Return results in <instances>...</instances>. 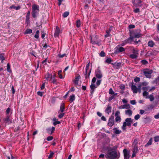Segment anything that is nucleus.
Here are the masks:
<instances>
[{
  "instance_id": "16",
  "label": "nucleus",
  "mask_w": 159,
  "mask_h": 159,
  "mask_svg": "<svg viewBox=\"0 0 159 159\" xmlns=\"http://www.w3.org/2000/svg\"><path fill=\"white\" fill-rule=\"evenodd\" d=\"M130 107L129 104H125L123 105H121L118 107L119 109H129Z\"/></svg>"
},
{
  "instance_id": "6",
  "label": "nucleus",
  "mask_w": 159,
  "mask_h": 159,
  "mask_svg": "<svg viewBox=\"0 0 159 159\" xmlns=\"http://www.w3.org/2000/svg\"><path fill=\"white\" fill-rule=\"evenodd\" d=\"M130 151H128L126 149H125L123 150L124 159H129L130 155Z\"/></svg>"
},
{
  "instance_id": "55",
  "label": "nucleus",
  "mask_w": 159,
  "mask_h": 159,
  "mask_svg": "<svg viewBox=\"0 0 159 159\" xmlns=\"http://www.w3.org/2000/svg\"><path fill=\"white\" fill-rule=\"evenodd\" d=\"M53 139V137L52 136H48L47 138V140L48 141H51Z\"/></svg>"
},
{
  "instance_id": "29",
  "label": "nucleus",
  "mask_w": 159,
  "mask_h": 159,
  "mask_svg": "<svg viewBox=\"0 0 159 159\" xmlns=\"http://www.w3.org/2000/svg\"><path fill=\"white\" fill-rule=\"evenodd\" d=\"M121 65L120 63H116L114 64V67L116 69H118L120 67Z\"/></svg>"
},
{
  "instance_id": "36",
  "label": "nucleus",
  "mask_w": 159,
  "mask_h": 159,
  "mask_svg": "<svg viewBox=\"0 0 159 159\" xmlns=\"http://www.w3.org/2000/svg\"><path fill=\"white\" fill-rule=\"evenodd\" d=\"M7 71L8 72H11V69L10 68V65L9 63H8L7 65Z\"/></svg>"
},
{
  "instance_id": "34",
  "label": "nucleus",
  "mask_w": 159,
  "mask_h": 159,
  "mask_svg": "<svg viewBox=\"0 0 159 159\" xmlns=\"http://www.w3.org/2000/svg\"><path fill=\"white\" fill-rule=\"evenodd\" d=\"M32 32V30L31 29H28L26 30L25 32V34H30Z\"/></svg>"
},
{
  "instance_id": "41",
  "label": "nucleus",
  "mask_w": 159,
  "mask_h": 159,
  "mask_svg": "<svg viewBox=\"0 0 159 159\" xmlns=\"http://www.w3.org/2000/svg\"><path fill=\"white\" fill-rule=\"evenodd\" d=\"M79 80V77H77L74 81V83L75 84H77L78 83V81Z\"/></svg>"
},
{
  "instance_id": "27",
  "label": "nucleus",
  "mask_w": 159,
  "mask_h": 159,
  "mask_svg": "<svg viewBox=\"0 0 159 159\" xmlns=\"http://www.w3.org/2000/svg\"><path fill=\"white\" fill-rule=\"evenodd\" d=\"M146 98H149L151 101H152L154 100V98L153 95L151 94L148 97H146Z\"/></svg>"
},
{
  "instance_id": "1",
  "label": "nucleus",
  "mask_w": 159,
  "mask_h": 159,
  "mask_svg": "<svg viewBox=\"0 0 159 159\" xmlns=\"http://www.w3.org/2000/svg\"><path fill=\"white\" fill-rule=\"evenodd\" d=\"M117 148V147H115L109 149L105 156L108 159H118L120 157V153L119 152L116 151Z\"/></svg>"
},
{
  "instance_id": "20",
  "label": "nucleus",
  "mask_w": 159,
  "mask_h": 159,
  "mask_svg": "<svg viewBox=\"0 0 159 159\" xmlns=\"http://www.w3.org/2000/svg\"><path fill=\"white\" fill-rule=\"evenodd\" d=\"M65 109V104L63 103H62L61 104L59 111L63 112Z\"/></svg>"
},
{
  "instance_id": "2",
  "label": "nucleus",
  "mask_w": 159,
  "mask_h": 159,
  "mask_svg": "<svg viewBox=\"0 0 159 159\" xmlns=\"http://www.w3.org/2000/svg\"><path fill=\"white\" fill-rule=\"evenodd\" d=\"M133 120L131 118H127L126 119L125 121L123 122V125L121 127L122 129L124 131L126 130V126H130Z\"/></svg>"
},
{
  "instance_id": "19",
  "label": "nucleus",
  "mask_w": 159,
  "mask_h": 159,
  "mask_svg": "<svg viewBox=\"0 0 159 159\" xmlns=\"http://www.w3.org/2000/svg\"><path fill=\"white\" fill-rule=\"evenodd\" d=\"M30 11H28L27 13V15L26 16V22L27 24L29 23L30 22Z\"/></svg>"
},
{
  "instance_id": "15",
  "label": "nucleus",
  "mask_w": 159,
  "mask_h": 159,
  "mask_svg": "<svg viewBox=\"0 0 159 159\" xmlns=\"http://www.w3.org/2000/svg\"><path fill=\"white\" fill-rule=\"evenodd\" d=\"M45 78L47 80L50 81L52 79V75L48 73L45 75Z\"/></svg>"
},
{
  "instance_id": "32",
  "label": "nucleus",
  "mask_w": 159,
  "mask_h": 159,
  "mask_svg": "<svg viewBox=\"0 0 159 159\" xmlns=\"http://www.w3.org/2000/svg\"><path fill=\"white\" fill-rule=\"evenodd\" d=\"M154 44V43L152 41H149L148 43V46L151 47H152Z\"/></svg>"
},
{
  "instance_id": "17",
  "label": "nucleus",
  "mask_w": 159,
  "mask_h": 159,
  "mask_svg": "<svg viewBox=\"0 0 159 159\" xmlns=\"http://www.w3.org/2000/svg\"><path fill=\"white\" fill-rule=\"evenodd\" d=\"M111 107L110 104L107 105V107L105 109V112L109 114L111 112Z\"/></svg>"
},
{
  "instance_id": "54",
  "label": "nucleus",
  "mask_w": 159,
  "mask_h": 159,
  "mask_svg": "<svg viewBox=\"0 0 159 159\" xmlns=\"http://www.w3.org/2000/svg\"><path fill=\"white\" fill-rule=\"evenodd\" d=\"M140 80V78L139 77H136L134 79V81L136 82H139Z\"/></svg>"
},
{
  "instance_id": "10",
  "label": "nucleus",
  "mask_w": 159,
  "mask_h": 159,
  "mask_svg": "<svg viewBox=\"0 0 159 159\" xmlns=\"http://www.w3.org/2000/svg\"><path fill=\"white\" fill-rule=\"evenodd\" d=\"M96 76L98 79H100L102 77V74L101 70L98 69L95 72Z\"/></svg>"
},
{
  "instance_id": "40",
  "label": "nucleus",
  "mask_w": 159,
  "mask_h": 159,
  "mask_svg": "<svg viewBox=\"0 0 159 159\" xmlns=\"http://www.w3.org/2000/svg\"><path fill=\"white\" fill-rule=\"evenodd\" d=\"M69 13L68 11L65 12L63 15L64 17H67L69 15Z\"/></svg>"
},
{
  "instance_id": "22",
  "label": "nucleus",
  "mask_w": 159,
  "mask_h": 159,
  "mask_svg": "<svg viewBox=\"0 0 159 159\" xmlns=\"http://www.w3.org/2000/svg\"><path fill=\"white\" fill-rule=\"evenodd\" d=\"M125 50V49L122 47H119L117 48L116 49V51L117 52H122Z\"/></svg>"
},
{
  "instance_id": "30",
  "label": "nucleus",
  "mask_w": 159,
  "mask_h": 159,
  "mask_svg": "<svg viewBox=\"0 0 159 159\" xmlns=\"http://www.w3.org/2000/svg\"><path fill=\"white\" fill-rule=\"evenodd\" d=\"M152 138H151L148 141V143L145 145V147H147L149 145H151L152 144Z\"/></svg>"
},
{
  "instance_id": "44",
  "label": "nucleus",
  "mask_w": 159,
  "mask_h": 159,
  "mask_svg": "<svg viewBox=\"0 0 159 159\" xmlns=\"http://www.w3.org/2000/svg\"><path fill=\"white\" fill-rule=\"evenodd\" d=\"M148 92H147L146 91H144L143 93V96L144 97H148Z\"/></svg>"
},
{
  "instance_id": "21",
  "label": "nucleus",
  "mask_w": 159,
  "mask_h": 159,
  "mask_svg": "<svg viewBox=\"0 0 159 159\" xmlns=\"http://www.w3.org/2000/svg\"><path fill=\"white\" fill-rule=\"evenodd\" d=\"M125 114L126 115H128L129 116H131L132 114V111L130 109H128L125 111Z\"/></svg>"
},
{
  "instance_id": "60",
  "label": "nucleus",
  "mask_w": 159,
  "mask_h": 159,
  "mask_svg": "<svg viewBox=\"0 0 159 159\" xmlns=\"http://www.w3.org/2000/svg\"><path fill=\"white\" fill-rule=\"evenodd\" d=\"M141 84H142V86H147L148 84V83H147V82H143Z\"/></svg>"
},
{
  "instance_id": "3",
  "label": "nucleus",
  "mask_w": 159,
  "mask_h": 159,
  "mask_svg": "<svg viewBox=\"0 0 159 159\" xmlns=\"http://www.w3.org/2000/svg\"><path fill=\"white\" fill-rule=\"evenodd\" d=\"M39 5L34 4L33 5L32 7V15L34 18H36V14L39 11Z\"/></svg>"
},
{
  "instance_id": "13",
  "label": "nucleus",
  "mask_w": 159,
  "mask_h": 159,
  "mask_svg": "<svg viewBox=\"0 0 159 159\" xmlns=\"http://www.w3.org/2000/svg\"><path fill=\"white\" fill-rule=\"evenodd\" d=\"M131 89L134 93H138V89L135 85L132 84L131 86Z\"/></svg>"
},
{
  "instance_id": "28",
  "label": "nucleus",
  "mask_w": 159,
  "mask_h": 159,
  "mask_svg": "<svg viewBox=\"0 0 159 159\" xmlns=\"http://www.w3.org/2000/svg\"><path fill=\"white\" fill-rule=\"evenodd\" d=\"M75 99V95L72 94L70 96L69 101L70 102H73Z\"/></svg>"
},
{
  "instance_id": "4",
  "label": "nucleus",
  "mask_w": 159,
  "mask_h": 159,
  "mask_svg": "<svg viewBox=\"0 0 159 159\" xmlns=\"http://www.w3.org/2000/svg\"><path fill=\"white\" fill-rule=\"evenodd\" d=\"M143 73L146 77L150 78L151 77V74L153 72L152 70L149 69H145L143 70Z\"/></svg>"
},
{
  "instance_id": "47",
  "label": "nucleus",
  "mask_w": 159,
  "mask_h": 159,
  "mask_svg": "<svg viewBox=\"0 0 159 159\" xmlns=\"http://www.w3.org/2000/svg\"><path fill=\"white\" fill-rule=\"evenodd\" d=\"M0 59L2 62L5 59V58L4 56L2 54H0Z\"/></svg>"
},
{
  "instance_id": "63",
  "label": "nucleus",
  "mask_w": 159,
  "mask_h": 159,
  "mask_svg": "<svg viewBox=\"0 0 159 159\" xmlns=\"http://www.w3.org/2000/svg\"><path fill=\"white\" fill-rule=\"evenodd\" d=\"M141 62H142V63L144 64H146L148 63V61L145 60H142L141 61Z\"/></svg>"
},
{
  "instance_id": "46",
  "label": "nucleus",
  "mask_w": 159,
  "mask_h": 159,
  "mask_svg": "<svg viewBox=\"0 0 159 159\" xmlns=\"http://www.w3.org/2000/svg\"><path fill=\"white\" fill-rule=\"evenodd\" d=\"M153 39L155 41L158 42L159 43V37L158 36L154 37Z\"/></svg>"
},
{
  "instance_id": "58",
  "label": "nucleus",
  "mask_w": 159,
  "mask_h": 159,
  "mask_svg": "<svg viewBox=\"0 0 159 159\" xmlns=\"http://www.w3.org/2000/svg\"><path fill=\"white\" fill-rule=\"evenodd\" d=\"M64 113H60V114L58 115V117L60 118H61L64 116Z\"/></svg>"
},
{
  "instance_id": "59",
  "label": "nucleus",
  "mask_w": 159,
  "mask_h": 159,
  "mask_svg": "<svg viewBox=\"0 0 159 159\" xmlns=\"http://www.w3.org/2000/svg\"><path fill=\"white\" fill-rule=\"evenodd\" d=\"M130 103L132 105H134L136 103V101L135 100H132L130 101Z\"/></svg>"
},
{
  "instance_id": "33",
  "label": "nucleus",
  "mask_w": 159,
  "mask_h": 159,
  "mask_svg": "<svg viewBox=\"0 0 159 159\" xmlns=\"http://www.w3.org/2000/svg\"><path fill=\"white\" fill-rule=\"evenodd\" d=\"M137 55L135 54H131L129 55V57L132 59L136 58H137Z\"/></svg>"
},
{
  "instance_id": "57",
  "label": "nucleus",
  "mask_w": 159,
  "mask_h": 159,
  "mask_svg": "<svg viewBox=\"0 0 159 159\" xmlns=\"http://www.w3.org/2000/svg\"><path fill=\"white\" fill-rule=\"evenodd\" d=\"M100 55L101 57H104L105 55V53H104V52L102 51L100 52Z\"/></svg>"
},
{
  "instance_id": "39",
  "label": "nucleus",
  "mask_w": 159,
  "mask_h": 159,
  "mask_svg": "<svg viewBox=\"0 0 159 159\" xmlns=\"http://www.w3.org/2000/svg\"><path fill=\"white\" fill-rule=\"evenodd\" d=\"M154 141L156 142L159 141V136H155L154 138Z\"/></svg>"
},
{
  "instance_id": "38",
  "label": "nucleus",
  "mask_w": 159,
  "mask_h": 159,
  "mask_svg": "<svg viewBox=\"0 0 159 159\" xmlns=\"http://www.w3.org/2000/svg\"><path fill=\"white\" fill-rule=\"evenodd\" d=\"M39 30H37L36 32V34L34 35V37L36 39H38L39 37Z\"/></svg>"
},
{
  "instance_id": "62",
  "label": "nucleus",
  "mask_w": 159,
  "mask_h": 159,
  "mask_svg": "<svg viewBox=\"0 0 159 159\" xmlns=\"http://www.w3.org/2000/svg\"><path fill=\"white\" fill-rule=\"evenodd\" d=\"M135 27V25H130L129 26V27L130 29L134 28Z\"/></svg>"
},
{
  "instance_id": "37",
  "label": "nucleus",
  "mask_w": 159,
  "mask_h": 159,
  "mask_svg": "<svg viewBox=\"0 0 159 159\" xmlns=\"http://www.w3.org/2000/svg\"><path fill=\"white\" fill-rule=\"evenodd\" d=\"M109 93L111 95H114L115 94L112 88H110L109 90Z\"/></svg>"
},
{
  "instance_id": "52",
  "label": "nucleus",
  "mask_w": 159,
  "mask_h": 159,
  "mask_svg": "<svg viewBox=\"0 0 159 159\" xmlns=\"http://www.w3.org/2000/svg\"><path fill=\"white\" fill-rule=\"evenodd\" d=\"M134 11L135 13H138L139 12V9L138 8H136L134 9Z\"/></svg>"
},
{
  "instance_id": "31",
  "label": "nucleus",
  "mask_w": 159,
  "mask_h": 159,
  "mask_svg": "<svg viewBox=\"0 0 159 159\" xmlns=\"http://www.w3.org/2000/svg\"><path fill=\"white\" fill-rule=\"evenodd\" d=\"M117 94V93H116L115 94H114V95H112L109 98L108 101L110 102L111 100L112 99H113L115 96H116Z\"/></svg>"
},
{
  "instance_id": "25",
  "label": "nucleus",
  "mask_w": 159,
  "mask_h": 159,
  "mask_svg": "<svg viewBox=\"0 0 159 159\" xmlns=\"http://www.w3.org/2000/svg\"><path fill=\"white\" fill-rule=\"evenodd\" d=\"M20 8H21L19 6H18L17 7H16L14 5H12L10 7V9H11L13 8L16 10H19Z\"/></svg>"
},
{
  "instance_id": "48",
  "label": "nucleus",
  "mask_w": 159,
  "mask_h": 159,
  "mask_svg": "<svg viewBox=\"0 0 159 159\" xmlns=\"http://www.w3.org/2000/svg\"><path fill=\"white\" fill-rule=\"evenodd\" d=\"M138 51L135 49H134V48H133V52L134 54H136V55H137V54H138Z\"/></svg>"
},
{
  "instance_id": "56",
  "label": "nucleus",
  "mask_w": 159,
  "mask_h": 159,
  "mask_svg": "<svg viewBox=\"0 0 159 159\" xmlns=\"http://www.w3.org/2000/svg\"><path fill=\"white\" fill-rule=\"evenodd\" d=\"M129 39H127L125 41V43L121 44V46H124L125 45V44H126L127 43H129Z\"/></svg>"
},
{
  "instance_id": "35",
  "label": "nucleus",
  "mask_w": 159,
  "mask_h": 159,
  "mask_svg": "<svg viewBox=\"0 0 159 159\" xmlns=\"http://www.w3.org/2000/svg\"><path fill=\"white\" fill-rule=\"evenodd\" d=\"M138 151V147L137 146H134L133 150V152L137 153Z\"/></svg>"
},
{
  "instance_id": "11",
  "label": "nucleus",
  "mask_w": 159,
  "mask_h": 159,
  "mask_svg": "<svg viewBox=\"0 0 159 159\" xmlns=\"http://www.w3.org/2000/svg\"><path fill=\"white\" fill-rule=\"evenodd\" d=\"M114 121L113 117H110L108 120V125L109 126L111 127L114 125Z\"/></svg>"
},
{
  "instance_id": "14",
  "label": "nucleus",
  "mask_w": 159,
  "mask_h": 159,
  "mask_svg": "<svg viewBox=\"0 0 159 159\" xmlns=\"http://www.w3.org/2000/svg\"><path fill=\"white\" fill-rule=\"evenodd\" d=\"M91 42L93 44H96L98 46H100L101 45V41L100 40L93 41L92 37L91 38Z\"/></svg>"
},
{
  "instance_id": "9",
  "label": "nucleus",
  "mask_w": 159,
  "mask_h": 159,
  "mask_svg": "<svg viewBox=\"0 0 159 159\" xmlns=\"http://www.w3.org/2000/svg\"><path fill=\"white\" fill-rule=\"evenodd\" d=\"M141 36V34L140 33H134V37H131L130 38V39H133L135 43H138L139 42H140V40H139L138 41H136L134 39L135 38H139V37Z\"/></svg>"
},
{
  "instance_id": "50",
  "label": "nucleus",
  "mask_w": 159,
  "mask_h": 159,
  "mask_svg": "<svg viewBox=\"0 0 159 159\" xmlns=\"http://www.w3.org/2000/svg\"><path fill=\"white\" fill-rule=\"evenodd\" d=\"M149 88V86L146 87H143L142 88V89L144 91H147V90H148V88Z\"/></svg>"
},
{
  "instance_id": "23",
  "label": "nucleus",
  "mask_w": 159,
  "mask_h": 159,
  "mask_svg": "<svg viewBox=\"0 0 159 159\" xmlns=\"http://www.w3.org/2000/svg\"><path fill=\"white\" fill-rule=\"evenodd\" d=\"M97 87V86H96L94 83H92L90 86V88H91V90H92V92H93L94 89L95 88Z\"/></svg>"
},
{
  "instance_id": "7",
  "label": "nucleus",
  "mask_w": 159,
  "mask_h": 159,
  "mask_svg": "<svg viewBox=\"0 0 159 159\" xmlns=\"http://www.w3.org/2000/svg\"><path fill=\"white\" fill-rule=\"evenodd\" d=\"M89 62L87 65L86 68H85V78H89V75L91 71V69L89 70V71L88 73V75H87L88 73V70L89 69Z\"/></svg>"
},
{
  "instance_id": "12",
  "label": "nucleus",
  "mask_w": 159,
  "mask_h": 159,
  "mask_svg": "<svg viewBox=\"0 0 159 159\" xmlns=\"http://www.w3.org/2000/svg\"><path fill=\"white\" fill-rule=\"evenodd\" d=\"M60 29L58 26H57L56 27L55 32L54 33V36L55 37H58L59 33H60Z\"/></svg>"
},
{
  "instance_id": "45",
  "label": "nucleus",
  "mask_w": 159,
  "mask_h": 159,
  "mask_svg": "<svg viewBox=\"0 0 159 159\" xmlns=\"http://www.w3.org/2000/svg\"><path fill=\"white\" fill-rule=\"evenodd\" d=\"M101 81H102L101 80H98L97 81L96 83V85L97 86V87L99 86L100 85L101 83Z\"/></svg>"
},
{
  "instance_id": "18",
  "label": "nucleus",
  "mask_w": 159,
  "mask_h": 159,
  "mask_svg": "<svg viewBox=\"0 0 159 159\" xmlns=\"http://www.w3.org/2000/svg\"><path fill=\"white\" fill-rule=\"evenodd\" d=\"M55 129V128L54 127H52L51 128H47L46 130L48 133L49 134H52V133L54 132Z\"/></svg>"
},
{
  "instance_id": "61",
  "label": "nucleus",
  "mask_w": 159,
  "mask_h": 159,
  "mask_svg": "<svg viewBox=\"0 0 159 159\" xmlns=\"http://www.w3.org/2000/svg\"><path fill=\"white\" fill-rule=\"evenodd\" d=\"M53 154H54L53 152H51L48 156V158L50 159V158H51L53 156Z\"/></svg>"
},
{
  "instance_id": "64",
  "label": "nucleus",
  "mask_w": 159,
  "mask_h": 159,
  "mask_svg": "<svg viewBox=\"0 0 159 159\" xmlns=\"http://www.w3.org/2000/svg\"><path fill=\"white\" fill-rule=\"evenodd\" d=\"M60 122L59 121H55L53 122V124L54 125H56L59 124Z\"/></svg>"
},
{
  "instance_id": "8",
  "label": "nucleus",
  "mask_w": 159,
  "mask_h": 159,
  "mask_svg": "<svg viewBox=\"0 0 159 159\" xmlns=\"http://www.w3.org/2000/svg\"><path fill=\"white\" fill-rule=\"evenodd\" d=\"M120 115V111H117L115 114V116H116L115 121L116 122H120L121 121V119Z\"/></svg>"
},
{
  "instance_id": "43",
  "label": "nucleus",
  "mask_w": 159,
  "mask_h": 159,
  "mask_svg": "<svg viewBox=\"0 0 159 159\" xmlns=\"http://www.w3.org/2000/svg\"><path fill=\"white\" fill-rule=\"evenodd\" d=\"M80 20H78L76 21V25L77 27H80Z\"/></svg>"
},
{
  "instance_id": "49",
  "label": "nucleus",
  "mask_w": 159,
  "mask_h": 159,
  "mask_svg": "<svg viewBox=\"0 0 159 159\" xmlns=\"http://www.w3.org/2000/svg\"><path fill=\"white\" fill-rule=\"evenodd\" d=\"M140 117V115L139 114H137L135 115L134 116V119L136 120H138Z\"/></svg>"
},
{
  "instance_id": "42",
  "label": "nucleus",
  "mask_w": 159,
  "mask_h": 159,
  "mask_svg": "<svg viewBox=\"0 0 159 159\" xmlns=\"http://www.w3.org/2000/svg\"><path fill=\"white\" fill-rule=\"evenodd\" d=\"M61 72H62V71L61 70H60L58 72V75H59V78L60 79H63V76H62V75L61 74Z\"/></svg>"
},
{
  "instance_id": "53",
  "label": "nucleus",
  "mask_w": 159,
  "mask_h": 159,
  "mask_svg": "<svg viewBox=\"0 0 159 159\" xmlns=\"http://www.w3.org/2000/svg\"><path fill=\"white\" fill-rule=\"evenodd\" d=\"M138 143V140L137 139H135L133 142V144L135 146H136Z\"/></svg>"
},
{
  "instance_id": "24",
  "label": "nucleus",
  "mask_w": 159,
  "mask_h": 159,
  "mask_svg": "<svg viewBox=\"0 0 159 159\" xmlns=\"http://www.w3.org/2000/svg\"><path fill=\"white\" fill-rule=\"evenodd\" d=\"M3 120L6 123L11 122V121L9 117L8 116H7L5 118H4Z\"/></svg>"
},
{
  "instance_id": "5",
  "label": "nucleus",
  "mask_w": 159,
  "mask_h": 159,
  "mask_svg": "<svg viewBox=\"0 0 159 159\" xmlns=\"http://www.w3.org/2000/svg\"><path fill=\"white\" fill-rule=\"evenodd\" d=\"M132 2L134 6L136 7H141L144 4L141 0H132Z\"/></svg>"
},
{
  "instance_id": "51",
  "label": "nucleus",
  "mask_w": 159,
  "mask_h": 159,
  "mask_svg": "<svg viewBox=\"0 0 159 159\" xmlns=\"http://www.w3.org/2000/svg\"><path fill=\"white\" fill-rule=\"evenodd\" d=\"M111 61V60L110 58L107 59L106 60V62L108 63H110Z\"/></svg>"
},
{
  "instance_id": "26",
  "label": "nucleus",
  "mask_w": 159,
  "mask_h": 159,
  "mask_svg": "<svg viewBox=\"0 0 159 159\" xmlns=\"http://www.w3.org/2000/svg\"><path fill=\"white\" fill-rule=\"evenodd\" d=\"M113 130L114 131L115 133L116 134H119L121 132V131L120 130L116 128H114Z\"/></svg>"
}]
</instances>
